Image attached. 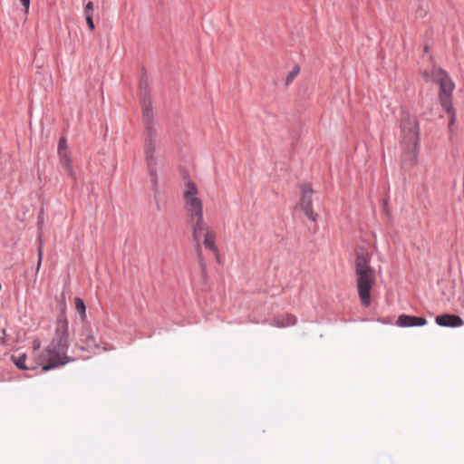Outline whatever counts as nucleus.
<instances>
[{"label": "nucleus", "instance_id": "f257e3e1", "mask_svg": "<svg viewBox=\"0 0 464 464\" xmlns=\"http://www.w3.org/2000/svg\"><path fill=\"white\" fill-rule=\"evenodd\" d=\"M140 87L143 122L142 150L148 173L150 176V181L153 186H156L157 171L160 158V132L157 121L154 119L151 98L147 90V84L143 80L140 82Z\"/></svg>", "mask_w": 464, "mask_h": 464}, {"label": "nucleus", "instance_id": "f03ea898", "mask_svg": "<svg viewBox=\"0 0 464 464\" xmlns=\"http://www.w3.org/2000/svg\"><path fill=\"white\" fill-rule=\"evenodd\" d=\"M198 190L194 182L188 181L186 184V189L183 193L185 210L188 222L192 229V237L197 246V253L200 266L204 268L205 265L201 257L200 239L204 236V246L214 253H218L215 245V232L204 222L203 219V203L198 197Z\"/></svg>", "mask_w": 464, "mask_h": 464}, {"label": "nucleus", "instance_id": "7ed1b4c3", "mask_svg": "<svg viewBox=\"0 0 464 464\" xmlns=\"http://www.w3.org/2000/svg\"><path fill=\"white\" fill-rule=\"evenodd\" d=\"M62 309L63 312L57 318L54 336L48 346L43 351L41 355L43 372H47L51 369L64 365L74 360L73 358L66 355L70 343L69 323L64 314V294H62Z\"/></svg>", "mask_w": 464, "mask_h": 464}, {"label": "nucleus", "instance_id": "20e7f679", "mask_svg": "<svg viewBox=\"0 0 464 464\" xmlns=\"http://www.w3.org/2000/svg\"><path fill=\"white\" fill-rule=\"evenodd\" d=\"M401 144L402 148L401 160L403 166L411 167L416 164L419 145L420 129L415 116L403 111L401 117Z\"/></svg>", "mask_w": 464, "mask_h": 464}, {"label": "nucleus", "instance_id": "39448f33", "mask_svg": "<svg viewBox=\"0 0 464 464\" xmlns=\"http://www.w3.org/2000/svg\"><path fill=\"white\" fill-rule=\"evenodd\" d=\"M371 259L372 255L366 250L361 248L356 251L354 269L357 292L361 304L364 307L371 304V290L376 283V272L370 265Z\"/></svg>", "mask_w": 464, "mask_h": 464}, {"label": "nucleus", "instance_id": "423d86ee", "mask_svg": "<svg viewBox=\"0 0 464 464\" xmlns=\"http://www.w3.org/2000/svg\"><path fill=\"white\" fill-rule=\"evenodd\" d=\"M430 80L440 85V103L445 111L450 114V126H451L456 121L451 102V93L455 85L448 73L440 68L433 70Z\"/></svg>", "mask_w": 464, "mask_h": 464}, {"label": "nucleus", "instance_id": "0eeeda50", "mask_svg": "<svg viewBox=\"0 0 464 464\" xmlns=\"http://www.w3.org/2000/svg\"><path fill=\"white\" fill-rule=\"evenodd\" d=\"M58 156L60 160V163L66 172L67 176L72 179V181L76 184L78 180V176L76 171L72 166L71 158L69 155V151L67 149V141L64 137L60 139L58 144Z\"/></svg>", "mask_w": 464, "mask_h": 464}, {"label": "nucleus", "instance_id": "6e6552de", "mask_svg": "<svg viewBox=\"0 0 464 464\" xmlns=\"http://www.w3.org/2000/svg\"><path fill=\"white\" fill-rule=\"evenodd\" d=\"M300 207L304 215L312 221L316 220L317 215L313 211L312 193L313 189L310 184L305 183L301 186Z\"/></svg>", "mask_w": 464, "mask_h": 464}, {"label": "nucleus", "instance_id": "1a4fd4ad", "mask_svg": "<svg viewBox=\"0 0 464 464\" xmlns=\"http://www.w3.org/2000/svg\"><path fill=\"white\" fill-rule=\"evenodd\" d=\"M435 322L442 327H460L464 324L460 316L449 314L438 315Z\"/></svg>", "mask_w": 464, "mask_h": 464}, {"label": "nucleus", "instance_id": "9d476101", "mask_svg": "<svg viewBox=\"0 0 464 464\" xmlns=\"http://www.w3.org/2000/svg\"><path fill=\"white\" fill-rule=\"evenodd\" d=\"M426 324L427 320L424 317L408 314H401L396 321V325L399 327L423 326Z\"/></svg>", "mask_w": 464, "mask_h": 464}, {"label": "nucleus", "instance_id": "9b49d317", "mask_svg": "<svg viewBox=\"0 0 464 464\" xmlns=\"http://www.w3.org/2000/svg\"><path fill=\"white\" fill-rule=\"evenodd\" d=\"M297 319L295 315L283 314L275 316L272 324L276 327H287L295 325Z\"/></svg>", "mask_w": 464, "mask_h": 464}, {"label": "nucleus", "instance_id": "f8f14e48", "mask_svg": "<svg viewBox=\"0 0 464 464\" xmlns=\"http://www.w3.org/2000/svg\"><path fill=\"white\" fill-rule=\"evenodd\" d=\"M26 354L25 353H21L19 355H12L11 359H12V362L15 364V366L20 369V370H29L31 369V367L27 366L25 364V361H26Z\"/></svg>", "mask_w": 464, "mask_h": 464}, {"label": "nucleus", "instance_id": "ddd939ff", "mask_svg": "<svg viewBox=\"0 0 464 464\" xmlns=\"http://www.w3.org/2000/svg\"><path fill=\"white\" fill-rule=\"evenodd\" d=\"M75 310L80 314L81 318L84 320L86 318V307L83 301L80 297L74 299Z\"/></svg>", "mask_w": 464, "mask_h": 464}, {"label": "nucleus", "instance_id": "4468645a", "mask_svg": "<svg viewBox=\"0 0 464 464\" xmlns=\"http://www.w3.org/2000/svg\"><path fill=\"white\" fill-rule=\"evenodd\" d=\"M43 246H44L43 241H42L41 237H39V246H38V251H37L38 261H37V266H36V270H35L36 274L39 272L41 265H42L43 255H44Z\"/></svg>", "mask_w": 464, "mask_h": 464}, {"label": "nucleus", "instance_id": "2eb2a0df", "mask_svg": "<svg viewBox=\"0 0 464 464\" xmlns=\"http://www.w3.org/2000/svg\"><path fill=\"white\" fill-rule=\"evenodd\" d=\"M299 71H300L299 67L295 66L293 68V70L287 74V76L285 78V83L290 84L294 81V79L298 75Z\"/></svg>", "mask_w": 464, "mask_h": 464}, {"label": "nucleus", "instance_id": "dca6fc26", "mask_svg": "<svg viewBox=\"0 0 464 464\" xmlns=\"http://www.w3.org/2000/svg\"><path fill=\"white\" fill-rule=\"evenodd\" d=\"M93 10H94L93 3L92 1H89L85 5L84 9H83L84 15L85 16H92L93 15Z\"/></svg>", "mask_w": 464, "mask_h": 464}, {"label": "nucleus", "instance_id": "f3484780", "mask_svg": "<svg viewBox=\"0 0 464 464\" xmlns=\"http://www.w3.org/2000/svg\"><path fill=\"white\" fill-rule=\"evenodd\" d=\"M85 19H86V23H87V25L90 28V30H92V31L94 30V23L92 20V16H85Z\"/></svg>", "mask_w": 464, "mask_h": 464}, {"label": "nucleus", "instance_id": "a211bd4d", "mask_svg": "<svg viewBox=\"0 0 464 464\" xmlns=\"http://www.w3.org/2000/svg\"><path fill=\"white\" fill-rule=\"evenodd\" d=\"M21 5L24 7L26 11L29 10L30 7V0H20Z\"/></svg>", "mask_w": 464, "mask_h": 464}, {"label": "nucleus", "instance_id": "6ab92c4d", "mask_svg": "<svg viewBox=\"0 0 464 464\" xmlns=\"http://www.w3.org/2000/svg\"><path fill=\"white\" fill-rule=\"evenodd\" d=\"M5 334H6L5 330L3 328H0V343H5Z\"/></svg>", "mask_w": 464, "mask_h": 464}]
</instances>
